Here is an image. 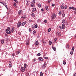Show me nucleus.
<instances>
[{"label": "nucleus", "mask_w": 76, "mask_h": 76, "mask_svg": "<svg viewBox=\"0 0 76 76\" xmlns=\"http://www.w3.org/2000/svg\"><path fill=\"white\" fill-rule=\"evenodd\" d=\"M22 23H21V22H20L18 23L17 25V27L18 28H19V27H20Z\"/></svg>", "instance_id": "f257e3e1"}, {"label": "nucleus", "mask_w": 76, "mask_h": 76, "mask_svg": "<svg viewBox=\"0 0 76 76\" xmlns=\"http://www.w3.org/2000/svg\"><path fill=\"white\" fill-rule=\"evenodd\" d=\"M66 28V26H65V25L64 24H63L62 25V27L61 26L59 27V28L61 29H65Z\"/></svg>", "instance_id": "f03ea898"}, {"label": "nucleus", "mask_w": 76, "mask_h": 76, "mask_svg": "<svg viewBox=\"0 0 76 76\" xmlns=\"http://www.w3.org/2000/svg\"><path fill=\"white\" fill-rule=\"evenodd\" d=\"M56 14H53L52 16L51 20H53V19H55V18H56Z\"/></svg>", "instance_id": "7ed1b4c3"}, {"label": "nucleus", "mask_w": 76, "mask_h": 76, "mask_svg": "<svg viewBox=\"0 0 76 76\" xmlns=\"http://www.w3.org/2000/svg\"><path fill=\"white\" fill-rule=\"evenodd\" d=\"M46 67V62H45L44 64L42 65V68L43 69H45Z\"/></svg>", "instance_id": "20e7f679"}, {"label": "nucleus", "mask_w": 76, "mask_h": 76, "mask_svg": "<svg viewBox=\"0 0 76 76\" xmlns=\"http://www.w3.org/2000/svg\"><path fill=\"white\" fill-rule=\"evenodd\" d=\"M6 31L7 34H10L11 33V32H10V31L9 30H8V29H6Z\"/></svg>", "instance_id": "39448f33"}, {"label": "nucleus", "mask_w": 76, "mask_h": 76, "mask_svg": "<svg viewBox=\"0 0 76 76\" xmlns=\"http://www.w3.org/2000/svg\"><path fill=\"white\" fill-rule=\"evenodd\" d=\"M56 35L58 36H59L60 37L61 35V33L59 31H58L56 33Z\"/></svg>", "instance_id": "423d86ee"}, {"label": "nucleus", "mask_w": 76, "mask_h": 76, "mask_svg": "<svg viewBox=\"0 0 76 76\" xmlns=\"http://www.w3.org/2000/svg\"><path fill=\"white\" fill-rule=\"evenodd\" d=\"M26 22L25 21L24 22H23L21 23V26H24V25H25L26 24Z\"/></svg>", "instance_id": "0eeeda50"}, {"label": "nucleus", "mask_w": 76, "mask_h": 76, "mask_svg": "<svg viewBox=\"0 0 76 76\" xmlns=\"http://www.w3.org/2000/svg\"><path fill=\"white\" fill-rule=\"evenodd\" d=\"M25 68L23 67H22L21 68L20 70L21 72H25Z\"/></svg>", "instance_id": "6e6552de"}, {"label": "nucleus", "mask_w": 76, "mask_h": 76, "mask_svg": "<svg viewBox=\"0 0 76 76\" xmlns=\"http://www.w3.org/2000/svg\"><path fill=\"white\" fill-rule=\"evenodd\" d=\"M71 9H73L74 10H76V8L74 7H69V9L70 10Z\"/></svg>", "instance_id": "1a4fd4ad"}, {"label": "nucleus", "mask_w": 76, "mask_h": 76, "mask_svg": "<svg viewBox=\"0 0 76 76\" xmlns=\"http://www.w3.org/2000/svg\"><path fill=\"white\" fill-rule=\"evenodd\" d=\"M20 53V50H18L16 52V55H18V54H19V53Z\"/></svg>", "instance_id": "9d476101"}, {"label": "nucleus", "mask_w": 76, "mask_h": 76, "mask_svg": "<svg viewBox=\"0 0 76 76\" xmlns=\"http://www.w3.org/2000/svg\"><path fill=\"white\" fill-rule=\"evenodd\" d=\"M39 61H43V59H42V58L41 57H40L39 58Z\"/></svg>", "instance_id": "9b49d317"}, {"label": "nucleus", "mask_w": 76, "mask_h": 76, "mask_svg": "<svg viewBox=\"0 0 76 76\" xmlns=\"http://www.w3.org/2000/svg\"><path fill=\"white\" fill-rule=\"evenodd\" d=\"M29 44V40H27L26 43V45H28Z\"/></svg>", "instance_id": "f8f14e48"}, {"label": "nucleus", "mask_w": 76, "mask_h": 76, "mask_svg": "<svg viewBox=\"0 0 76 76\" xmlns=\"http://www.w3.org/2000/svg\"><path fill=\"white\" fill-rule=\"evenodd\" d=\"M15 29V28L14 27H13L12 28V29L11 31V32H13V31H14V30Z\"/></svg>", "instance_id": "ddd939ff"}, {"label": "nucleus", "mask_w": 76, "mask_h": 76, "mask_svg": "<svg viewBox=\"0 0 76 76\" xmlns=\"http://www.w3.org/2000/svg\"><path fill=\"white\" fill-rule=\"evenodd\" d=\"M38 41H36L34 43V45H38Z\"/></svg>", "instance_id": "4468645a"}, {"label": "nucleus", "mask_w": 76, "mask_h": 76, "mask_svg": "<svg viewBox=\"0 0 76 76\" xmlns=\"http://www.w3.org/2000/svg\"><path fill=\"white\" fill-rule=\"evenodd\" d=\"M21 12H22V10H20L18 12V15H20V13H21Z\"/></svg>", "instance_id": "2eb2a0df"}, {"label": "nucleus", "mask_w": 76, "mask_h": 76, "mask_svg": "<svg viewBox=\"0 0 76 76\" xmlns=\"http://www.w3.org/2000/svg\"><path fill=\"white\" fill-rule=\"evenodd\" d=\"M33 34L34 35H35V34H36V31L35 30L33 32Z\"/></svg>", "instance_id": "dca6fc26"}, {"label": "nucleus", "mask_w": 76, "mask_h": 76, "mask_svg": "<svg viewBox=\"0 0 76 76\" xmlns=\"http://www.w3.org/2000/svg\"><path fill=\"white\" fill-rule=\"evenodd\" d=\"M31 16H32V17L34 18V17H35V14L34 13H33L31 14Z\"/></svg>", "instance_id": "f3484780"}, {"label": "nucleus", "mask_w": 76, "mask_h": 76, "mask_svg": "<svg viewBox=\"0 0 76 76\" xmlns=\"http://www.w3.org/2000/svg\"><path fill=\"white\" fill-rule=\"evenodd\" d=\"M45 8L46 10H48V6H46Z\"/></svg>", "instance_id": "a211bd4d"}, {"label": "nucleus", "mask_w": 76, "mask_h": 76, "mask_svg": "<svg viewBox=\"0 0 76 76\" xmlns=\"http://www.w3.org/2000/svg\"><path fill=\"white\" fill-rule=\"evenodd\" d=\"M4 40H2L1 41V43L2 44H4Z\"/></svg>", "instance_id": "6ab92c4d"}, {"label": "nucleus", "mask_w": 76, "mask_h": 76, "mask_svg": "<svg viewBox=\"0 0 76 76\" xmlns=\"http://www.w3.org/2000/svg\"><path fill=\"white\" fill-rule=\"evenodd\" d=\"M51 28H49L48 30V32H50L51 31Z\"/></svg>", "instance_id": "aec40b11"}, {"label": "nucleus", "mask_w": 76, "mask_h": 76, "mask_svg": "<svg viewBox=\"0 0 76 76\" xmlns=\"http://www.w3.org/2000/svg\"><path fill=\"white\" fill-rule=\"evenodd\" d=\"M28 31L30 32H32V30H31V28H29Z\"/></svg>", "instance_id": "412c9836"}, {"label": "nucleus", "mask_w": 76, "mask_h": 76, "mask_svg": "<svg viewBox=\"0 0 76 76\" xmlns=\"http://www.w3.org/2000/svg\"><path fill=\"white\" fill-rule=\"evenodd\" d=\"M38 6L39 7H41V4L40 3H39L38 5Z\"/></svg>", "instance_id": "4be33fe9"}, {"label": "nucleus", "mask_w": 76, "mask_h": 76, "mask_svg": "<svg viewBox=\"0 0 76 76\" xmlns=\"http://www.w3.org/2000/svg\"><path fill=\"white\" fill-rule=\"evenodd\" d=\"M36 8H34L33 10H32V12H35V11H36Z\"/></svg>", "instance_id": "5701e85b"}, {"label": "nucleus", "mask_w": 76, "mask_h": 76, "mask_svg": "<svg viewBox=\"0 0 76 76\" xmlns=\"http://www.w3.org/2000/svg\"><path fill=\"white\" fill-rule=\"evenodd\" d=\"M66 48H69V45L68 44H67L66 45Z\"/></svg>", "instance_id": "b1692460"}, {"label": "nucleus", "mask_w": 76, "mask_h": 76, "mask_svg": "<svg viewBox=\"0 0 76 76\" xmlns=\"http://www.w3.org/2000/svg\"><path fill=\"white\" fill-rule=\"evenodd\" d=\"M52 48L54 51H56V48L53 47Z\"/></svg>", "instance_id": "393cba45"}, {"label": "nucleus", "mask_w": 76, "mask_h": 76, "mask_svg": "<svg viewBox=\"0 0 76 76\" xmlns=\"http://www.w3.org/2000/svg\"><path fill=\"white\" fill-rule=\"evenodd\" d=\"M13 4L14 6L15 7L16 6V4L15 2L13 3Z\"/></svg>", "instance_id": "a878e982"}, {"label": "nucleus", "mask_w": 76, "mask_h": 76, "mask_svg": "<svg viewBox=\"0 0 76 76\" xmlns=\"http://www.w3.org/2000/svg\"><path fill=\"white\" fill-rule=\"evenodd\" d=\"M34 27L36 28H37L38 27V25H37V24H36V25Z\"/></svg>", "instance_id": "bb28decb"}, {"label": "nucleus", "mask_w": 76, "mask_h": 76, "mask_svg": "<svg viewBox=\"0 0 76 76\" xmlns=\"http://www.w3.org/2000/svg\"><path fill=\"white\" fill-rule=\"evenodd\" d=\"M62 23H65V20H62Z\"/></svg>", "instance_id": "cd10ccee"}, {"label": "nucleus", "mask_w": 76, "mask_h": 76, "mask_svg": "<svg viewBox=\"0 0 76 76\" xmlns=\"http://www.w3.org/2000/svg\"><path fill=\"white\" fill-rule=\"evenodd\" d=\"M40 76H43V73H42V72H40Z\"/></svg>", "instance_id": "c85d7f7f"}, {"label": "nucleus", "mask_w": 76, "mask_h": 76, "mask_svg": "<svg viewBox=\"0 0 76 76\" xmlns=\"http://www.w3.org/2000/svg\"><path fill=\"white\" fill-rule=\"evenodd\" d=\"M61 9H64V7H63V6L61 5Z\"/></svg>", "instance_id": "c756f323"}, {"label": "nucleus", "mask_w": 76, "mask_h": 76, "mask_svg": "<svg viewBox=\"0 0 76 76\" xmlns=\"http://www.w3.org/2000/svg\"><path fill=\"white\" fill-rule=\"evenodd\" d=\"M49 45H51L52 44V42H51V41H49Z\"/></svg>", "instance_id": "7c9ffc66"}, {"label": "nucleus", "mask_w": 76, "mask_h": 76, "mask_svg": "<svg viewBox=\"0 0 76 76\" xmlns=\"http://www.w3.org/2000/svg\"><path fill=\"white\" fill-rule=\"evenodd\" d=\"M24 67L25 68H26V64H24Z\"/></svg>", "instance_id": "2f4dec72"}, {"label": "nucleus", "mask_w": 76, "mask_h": 76, "mask_svg": "<svg viewBox=\"0 0 76 76\" xmlns=\"http://www.w3.org/2000/svg\"><path fill=\"white\" fill-rule=\"evenodd\" d=\"M31 7H33V6H34V4L32 3H31Z\"/></svg>", "instance_id": "473e14b6"}, {"label": "nucleus", "mask_w": 76, "mask_h": 76, "mask_svg": "<svg viewBox=\"0 0 76 76\" xmlns=\"http://www.w3.org/2000/svg\"><path fill=\"white\" fill-rule=\"evenodd\" d=\"M12 64H10L9 65V67H12Z\"/></svg>", "instance_id": "72a5a7b5"}, {"label": "nucleus", "mask_w": 76, "mask_h": 76, "mask_svg": "<svg viewBox=\"0 0 76 76\" xmlns=\"http://www.w3.org/2000/svg\"><path fill=\"white\" fill-rule=\"evenodd\" d=\"M15 1V2L16 3H18V0H14Z\"/></svg>", "instance_id": "f704fd0d"}, {"label": "nucleus", "mask_w": 76, "mask_h": 76, "mask_svg": "<svg viewBox=\"0 0 76 76\" xmlns=\"http://www.w3.org/2000/svg\"><path fill=\"white\" fill-rule=\"evenodd\" d=\"M37 56H41V53H39L37 54Z\"/></svg>", "instance_id": "c9c22d12"}, {"label": "nucleus", "mask_w": 76, "mask_h": 76, "mask_svg": "<svg viewBox=\"0 0 76 76\" xmlns=\"http://www.w3.org/2000/svg\"><path fill=\"white\" fill-rule=\"evenodd\" d=\"M63 64H64V65L66 64V62L65 61L63 62Z\"/></svg>", "instance_id": "e433bc0d"}, {"label": "nucleus", "mask_w": 76, "mask_h": 76, "mask_svg": "<svg viewBox=\"0 0 76 76\" xmlns=\"http://www.w3.org/2000/svg\"><path fill=\"white\" fill-rule=\"evenodd\" d=\"M44 59H48V57H44Z\"/></svg>", "instance_id": "4c0bfd02"}, {"label": "nucleus", "mask_w": 76, "mask_h": 76, "mask_svg": "<svg viewBox=\"0 0 76 76\" xmlns=\"http://www.w3.org/2000/svg\"><path fill=\"white\" fill-rule=\"evenodd\" d=\"M42 42H43V43H45V41H44V40H42Z\"/></svg>", "instance_id": "58836bf2"}, {"label": "nucleus", "mask_w": 76, "mask_h": 76, "mask_svg": "<svg viewBox=\"0 0 76 76\" xmlns=\"http://www.w3.org/2000/svg\"><path fill=\"white\" fill-rule=\"evenodd\" d=\"M73 53V51H71L70 52V54H71V55H72Z\"/></svg>", "instance_id": "ea45409f"}, {"label": "nucleus", "mask_w": 76, "mask_h": 76, "mask_svg": "<svg viewBox=\"0 0 76 76\" xmlns=\"http://www.w3.org/2000/svg\"><path fill=\"white\" fill-rule=\"evenodd\" d=\"M62 16H63V17H64V16H65V14H64V13L63 14Z\"/></svg>", "instance_id": "a19ab883"}, {"label": "nucleus", "mask_w": 76, "mask_h": 76, "mask_svg": "<svg viewBox=\"0 0 76 76\" xmlns=\"http://www.w3.org/2000/svg\"><path fill=\"white\" fill-rule=\"evenodd\" d=\"M33 3H35V0H33Z\"/></svg>", "instance_id": "79ce46f5"}, {"label": "nucleus", "mask_w": 76, "mask_h": 76, "mask_svg": "<svg viewBox=\"0 0 76 76\" xmlns=\"http://www.w3.org/2000/svg\"><path fill=\"white\" fill-rule=\"evenodd\" d=\"M59 15H61V12H59L58 13Z\"/></svg>", "instance_id": "37998d69"}, {"label": "nucleus", "mask_w": 76, "mask_h": 76, "mask_svg": "<svg viewBox=\"0 0 76 76\" xmlns=\"http://www.w3.org/2000/svg\"><path fill=\"white\" fill-rule=\"evenodd\" d=\"M57 38H56L54 40V42H56V41H57Z\"/></svg>", "instance_id": "c03bdc74"}, {"label": "nucleus", "mask_w": 76, "mask_h": 76, "mask_svg": "<svg viewBox=\"0 0 76 76\" xmlns=\"http://www.w3.org/2000/svg\"><path fill=\"white\" fill-rule=\"evenodd\" d=\"M35 29V27L33 26H32V29Z\"/></svg>", "instance_id": "a18cd8bd"}, {"label": "nucleus", "mask_w": 76, "mask_h": 76, "mask_svg": "<svg viewBox=\"0 0 76 76\" xmlns=\"http://www.w3.org/2000/svg\"><path fill=\"white\" fill-rule=\"evenodd\" d=\"M47 20H45L44 22H45V23H47Z\"/></svg>", "instance_id": "49530a36"}, {"label": "nucleus", "mask_w": 76, "mask_h": 76, "mask_svg": "<svg viewBox=\"0 0 76 76\" xmlns=\"http://www.w3.org/2000/svg\"><path fill=\"white\" fill-rule=\"evenodd\" d=\"M65 9H67V6L66 5H65Z\"/></svg>", "instance_id": "de8ad7c7"}, {"label": "nucleus", "mask_w": 76, "mask_h": 76, "mask_svg": "<svg viewBox=\"0 0 76 76\" xmlns=\"http://www.w3.org/2000/svg\"><path fill=\"white\" fill-rule=\"evenodd\" d=\"M15 53H12V56H13V57H14V56H15Z\"/></svg>", "instance_id": "09e8293b"}, {"label": "nucleus", "mask_w": 76, "mask_h": 76, "mask_svg": "<svg viewBox=\"0 0 76 76\" xmlns=\"http://www.w3.org/2000/svg\"><path fill=\"white\" fill-rule=\"evenodd\" d=\"M26 18V15H24L23 17V19H25Z\"/></svg>", "instance_id": "8fccbe9b"}, {"label": "nucleus", "mask_w": 76, "mask_h": 76, "mask_svg": "<svg viewBox=\"0 0 76 76\" xmlns=\"http://www.w3.org/2000/svg\"><path fill=\"white\" fill-rule=\"evenodd\" d=\"M4 6H5L6 5V2H4Z\"/></svg>", "instance_id": "3c124183"}, {"label": "nucleus", "mask_w": 76, "mask_h": 76, "mask_svg": "<svg viewBox=\"0 0 76 76\" xmlns=\"http://www.w3.org/2000/svg\"><path fill=\"white\" fill-rule=\"evenodd\" d=\"M72 51H74V50H75L74 47H73V48H72Z\"/></svg>", "instance_id": "603ef678"}, {"label": "nucleus", "mask_w": 76, "mask_h": 76, "mask_svg": "<svg viewBox=\"0 0 76 76\" xmlns=\"http://www.w3.org/2000/svg\"><path fill=\"white\" fill-rule=\"evenodd\" d=\"M41 11H42V12H43V11H44V9L43 8H42L41 9Z\"/></svg>", "instance_id": "864d4df0"}, {"label": "nucleus", "mask_w": 76, "mask_h": 76, "mask_svg": "<svg viewBox=\"0 0 76 76\" xmlns=\"http://www.w3.org/2000/svg\"><path fill=\"white\" fill-rule=\"evenodd\" d=\"M7 29H8V30H10V27H7Z\"/></svg>", "instance_id": "5fc2aeb1"}, {"label": "nucleus", "mask_w": 76, "mask_h": 76, "mask_svg": "<svg viewBox=\"0 0 76 76\" xmlns=\"http://www.w3.org/2000/svg\"><path fill=\"white\" fill-rule=\"evenodd\" d=\"M52 6H55V4H52Z\"/></svg>", "instance_id": "6e6d98bb"}, {"label": "nucleus", "mask_w": 76, "mask_h": 76, "mask_svg": "<svg viewBox=\"0 0 76 76\" xmlns=\"http://www.w3.org/2000/svg\"><path fill=\"white\" fill-rule=\"evenodd\" d=\"M73 76H76V73H75Z\"/></svg>", "instance_id": "4d7b16f0"}, {"label": "nucleus", "mask_w": 76, "mask_h": 76, "mask_svg": "<svg viewBox=\"0 0 76 76\" xmlns=\"http://www.w3.org/2000/svg\"><path fill=\"white\" fill-rule=\"evenodd\" d=\"M5 37H7V34H5Z\"/></svg>", "instance_id": "13d9d810"}, {"label": "nucleus", "mask_w": 76, "mask_h": 76, "mask_svg": "<svg viewBox=\"0 0 76 76\" xmlns=\"http://www.w3.org/2000/svg\"><path fill=\"white\" fill-rule=\"evenodd\" d=\"M50 1H51V0H49L48 1V3H50Z\"/></svg>", "instance_id": "bf43d9fd"}, {"label": "nucleus", "mask_w": 76, "mask_h": 76, "mask_svg": "<svg viewBox=\"0 0 76 76\" xmlns=\"http://www.w3.org/2000/svg\"><path fill=\"white\" fill-rule=\"evenodd\" d=\"M74 14H75V15H76V10L74 12Z\"/></svg>", "instance_id": "052dcab7"}, {"label": "nucleus", "mask_w": 76, "mask_h": 76, "mask_svg": "<svg viewBox=\"0 0 76 76\" xmlns=\"http://www.w3.org/2000/svg\"><path fill=\"white\" fill-rule=\"evenodd\" d=\"M62 6H64V3H62Z\"/></svg>", "instance_id": "680f3d73"}, {"label": "nucleus", "mask_w": 76, "mask_h": 76, "mask_svg": "<svg viewBox=\"0 0 76 76\" xmlns=\"http://www.w3.org/2000/svg\"><path fill=\"white\" fill-rule=\"evenodd\" d=\"M5 7H6V8H7V5H6Z\"/></svg>", "instance_id": "e2e57ef3"}, {"label": "nucleus", "mask_w": 76, "mask_h": 76, "mask_svg": "<svg viewBox=\"0 0 76 76\" xmlns=\"http://www.w3.org/2000/svg\"><path fill=\"white\" fill-rule=\"evenodd\" d=\"M7 15H9V12H7Z\"/></svg>", "instance_id": "0e129e2a"}, {"label": "nucleus", "mask_w": 76, "mask_h": 76, "mask_svg": "<svg viewBox=\"0 0 76 76\" xmlns=\"http://www.w3.org/2000/svg\"><path fill=\"white\" fill-rule=\"evenodd\" d=\"M34 61H36V60L35 59H34Z\"/></svg>", "instance_id": "69168bd1"}, {"label": "nucleus", "mask_w": 76, "mask_h": 76, "mask_svg": "<svg viewBox=\"0 0 76 76\" xmlns=\"http://www.w3.org/2000/svg\"><path fill=\"white\" fill-rule=\"evenodd\" d=\"M9 63L10 64V63H11V61H10L9 62Z\"/></svg>", "instance_id": "338daca9"}, {"label": "nucleus", "mask_w": 76, "mask_h": 76, "mask_svg": "<svg viewBox=\"0 0 76 76\" xmlns=\"http://www.w3.org/2000/svg\"><path fill=\"white\" fill-rule=\"evenodd\" d=\"M15 8H18V7L16 6V7H15Z\"/></svg>", "instance_id": "774afa93"}]
</instances>
